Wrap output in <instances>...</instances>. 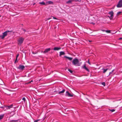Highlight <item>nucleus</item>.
Segmentation results:
<instances>
[{
  "label": "nucleus",
  "mask_w": 122,
  "mask_h": 122,
  "mask_svg": "<svg viewBox=\"0 0 122 122\" xmlns=\"http://www.w3.org/2000/svg\"><path fill=\"white\" fill-rule=\"evenodd\" d=\"M72 63L73 65L76 66H80V64L78 59L76 58L74 59L72 61Z\"/></svg>",
  "instance_id": "f257e3e1"
},
{
  "label": "nucleus",
  "mask_w": 122,
  "mask_h": 122,
  "mask_svg": "<svg viewBox=\"0 0 122 122\" xmlns=\"http://www.w3.org/2000/svg\"><path fill=\"white\" fill-rule=\"evenodd\" d=\"M12 30L9 31L7 30L5 31L3 33V35H0V38H1L2 39L4 38L5 36H7V33L9 32H12Z\"/></svg>",
  "instance_id": "f03ea898"
},
{
  "label": "nucleus",
  "mask_w": 122,
  "mask_h": 122,
  "mask_svg": "<svg viewBox=\"0 0 122 122\" xmlns=\"http://www.w3.org/2000/svg\"><path fill=\"white\" fill-rule=\"evenodd\" d=\"M24 39V38L22 37L20 38L18 41L19 44H22L23 43Z\"/></svg>",
  "instance_id": "7ed1b4c3"
},
{
  "label": "nucleus",
  "mask_w": 122,
  "mask_h": 122,
  "mask_svg": "<svg viewBox=\"0 0 122 122\" xmlns=\"http://www.w3.org/2000/svg\"><path fill=\"white\" fill-rule=\"evenodd\" d=\"M65 95L66 96L68 97H73V94H71L67 91H66Z\"/></svg>",
  "instance_id": "20e7f679"
},
{
  "label": "nucleus",
  "mask_w": 122,
  "mask_h": 122,
  "mask_svg": "<svg viewBox=\"0 0 122 122\" xmlns=\"http://www.w3.org/2000/svg\"><path fill=\"white\" fill-rule=\"evenodd\" d=\"M117 6V7H122V0H120L119 1Z\"/></svg>",
  "instance_id": "39448f33"
},
{
  "label": "nucleus",
  "mask_w": 122,
  "mask_h": 122,
  "mask_svg": "<svg viewBox=\"0 0 122 122\" xmlns=\"http://www.w3.org/2000/svg\"><path fill=\"white\" fill-rule=\"evenodd\" d=\"M109 15L108 17L111 20L113 18V12L112 11L108 13Z\"/></svg>",
  "instance_id": "423d86ee"
},
{
  "label": "nucleus",
  "mask_w": 122,
  "mask_h": 122,
  "mask_svg": "<svg viewBox=\"0 0 122 122\" xmlns=\"http://www.w3.org/2000/svg\"><path fill=\"white\" fill-rule=\"evenodd\" d=\"M25 68V67L24 66L20 65H19L18 68L20 70H23Z\"/></svg>",
  "instance_id": "0eeeda50"
},
{
  "label": "nucleus",
  "mask_w": 122,
  "mask_h": 122,
  "mask_svg": "<svg viewBox=\"0 0 122 122\" xmlns=\"http://www.w3.org/2000/svg\"><path fill=\"white\" fill-rule=\"evenodd\" d=\"M46 4L47 5L50 4L53 5L54 3L52 1H46Z\"/></svg>",
  "instance_id": "6e6552de"
},
{
  "label": "nucleus",
  "mask_w": 122,
  "mask_h": 122,
  "mask_svg": "<svg viewBox=\"0 0 122 122\" xmlns=\"http://www.w3.org/2000/svg\"><path fill=\"white\" fill-rule=\"evenodd\" d=\"M50 50L51 48H50L46 49L45 50L43 51V52L44 53H45L50 51Z\"/></svg>",
  "instance_id": "1a4fd4ad"
},
{
  "label": "nucleus",
  "mask_w": 122,
  "mask_h": 122,
  "mask_svg": "<svg viewBox=\"0 0 122 122\" xmlns=\"http://www.w3.org/2000/svg\"><path fill=\"white\" fill-rule=\"evenodd\" d=\"M13 106V104H11L9 106H6L5 108L7 109H9L12 107Z\"/></svg>",
  "instance_id": "9d476101"
},
{
  "label": "nucleus",
  "mask_w": 122,
  "mask_h": 122,
  "mask_svg": "<svg viewBox=\"0 0 122 122\" xmlns=\"http://www.w3.org/2000/svg\"><path fill=\"white\" fill-rule=\"evenodd\" d=\"M61 49V47H55L53 49L55 51H58L59 50Z\"/></svg>",
  "instance_id": "9b49d317"
},
{
  "label": "nucleus",
  "mask_w": 122,
  "mask_h": 122,
  "mask_svg": "<svg viewBox=\"0 0 122 122\" xmlns=\"http://www.w3.org/2000/svg\"><path fill=\"white\" fill-rule=\"evenodd\" d=\"M64 57L68 59L70 61H71L73 59V58L72 57H69L66 56H64Z\"/></svg>",
  "instance_id": "f8f14e48"
},
{
  "label": "nucleus",
  "mask_w": 122,
  "mask_h": 122,
  "mask_svg": "<svg viewBox=\"0 0 122 122\" xmlns=\"http://www.w3.org/2000/svg\"><path fill=\"white\" fill-rule=\"evenodd\" d=\"M65 89H63L62 91L59 92L58 93L59 94H61L63 93L65 91Z\"/></svg>",
  "instance_id": "ddd939ff"
},
{
  "label": "nucleus",
  "mask_w": 122,
  "mask_h": 122,
  "mask_svg": "<svg viewBox=\"0 0 122 122\" xmlns=\"http://www.w3.org/2000/svg\"><path fill=\"white\" fill-rule=\"evenodd\" d=\"M108 69H105L104 68H103L102 69V70H103V73H105Z\"/></svg>",
  "instance_id": "4468645a"
},
{
  "label": "nucleus",
  "mask_w": 122,
  "mask_h": 122,
  "mask_svg": "<svg viewBox=\"0 0 122 122\" xmlns=\"http://www.w3.org/2000/svg\"><path fill=\"white\" fill-rule=\"evenodd\" d=\"M83 68L86 70L88 72L89 71L88 68L85 65L83 67Z\"/></svg>",
  "instance_id": "2eb2a0df"
},
{
  "label": "nucleus",
  "mask_w": 122,
  "mask_h": 122,
  "mask_svg": "<svg viewBox=\"0 0 122 122\" xmlns=\"http://www.w3.org/2000/svg\"><path fill=\"white\" fill-rule=\"evenodd\" d=\"M65 54V53L63 51H61L60 52L59 56H60L62 55H64Z\"/></svg>",
  "instance_id": "dca6fc26"
},
{
  "label": "nucleus",
  "mask_w": 122,
  "mask_h": 122,
  "mask_svg": "<svg viewBox=\"0 0 122 122\" xmlns=\"http://www.w3.org/2000/svg\"><path fill=\"white\" fill-rule=\"evenodd\" d=\"M4 116V114H2L1 115H0V120L3 118Z\"/></svg>",
  "instance_id": "f3484780"
},
{
  "label": "nucleus",
  "mask_w": 122,
  "mask_h": 122,
  "mask_svg": "<svg viewBox=\"0 0 122 122\" xmlns=\"http://www.w3.org/2000/svg\"><path fill=\"white\" fill-rule=\"evenodd\" d=\"M73 0H69L68 1L66 2V3L67 4H70L71 3Z\"/></svg>",
  "instance_id": "a211bd4d"
},
{
  "label": "nucleus",
  "mask_w": 122,
  "mask_h": 122,
  "mask_svg": "<svg viewBox=\"0 0 122 122\" xmlns=\"http://www.w3.org/2000/svg\"><path fill=\"white\" fill-rule=\"evenodd\" d=\"M39 4H40L42 5H46L45 3L43 1H42L41 2H40L39 3Z\"/></svg>",
  "instance_id": "6ab92c4d"
},
{
  "label": "nucleus",
  "mask_w": 122,
  "mask_h": 122,
  "mask_svg": "<svg viewBox=\"0 0 122 122\" xmlns=\"http://www.w3.org/2000/svg\"><path fill=\"white\" fill-rule=\"evenodd\" d=\"M5 106H6L4 105V106L0 107V108L4 109L5 108Z\"/></svg>",
  "instance_id": "aec40b11"
},
{
  "label": "nucleus",
  "mask_w": 122,
  "mask_h": 122,
  "mask_svg": "<svg viewBox=\"0 0 122 122\" xmlns=\"http://www.w3.org/2000/svg\"><path fill=\"white\" fill-rule=\"evenodd\" d=\"M68 70L71 73H73V71L70 70L69 69H68Z\"/></svg>",
  "instance_id": "412c9836"
},
{
  "label": "nucleus",
  "mask_w": 122,
  "mask_h": 122,
  "mask_svg": "<svg viewBox=\"0 0 122 122\" xmlns=\"http://www.w3.org/2000/svg\"><path fill=\"white\" fill-rule=\"evenodd\" d=\"M110 111L112 112H113L115 111L114 109H109Z\"/></svg>",
  "instance_id": "4be33fe9"
},
{
  "label": "nucleus",
  "mask_w": 122,
  "mask_h": 122,
  "mask_svg": "<svg viewBox=\"0 0 122 122\" xmlns=\"http://www.w3.org/2000/svg\"><path fill=\"white\" fill-rule=\"evenodd\" d=\"M17 120H13L11 121V122H16L17 121Z\"/></svg>",
  "instance_id": "5701e85b"
},
{
  "label": "nucleus",
  "mask_w": 122,
  "mask_h": 122,
  "mask_svg": "<svg viewBox=\"0 0 122 122\" xmlns=\"http://www.w3.org/2000/svg\"><path fill=\"white\" fill-rule=\"evenodd\" d=\"M102 84L104 86H105V83L104 82H102Z\"/></svg>",
  "instance_id": "b1692460"
},
{
  "label": "nucleus",
  "mask_w": 122,
  "mask_h": 122,
  "mask_svg": "<svg viewBox=\"0 0 122 122\" xmlns=\"http://www.w3.org/2000/svg\"><path fill=\"white\" fill-rule=\"evenodd\" d=\"M18 61V60H17V58H16V60L15 61V62H17Z\"/></svg>",
  "instance_id": "393cba45"
},
{
  "label": "nucleus",
  "mask_w": 122,
  "mask_h": 122,
  "mask_svg": "<svg viewBox=\"0 0 122 122\" xmlns=\"http://www.w3.org/2000/svg\"><path fill=\"white\" fill-rule=\"evenodd\" d=\"M39 121V119L36 120H35L34 121V122H38Z\"/></svg>",
  "instance_id": "a878e982"
},
{
  "label": "nucleus",
  "mask_w": 122,
  "mask_h": 122,
  "mask_svg": "<svg viewBox=\"0 0 122 122\" xmlns=\"http://www.w3.org/2000/svg\"><path fill=\"white\" fill-rule=\"evenodd\" d=\"M51 17H52V16H51ZM52 17H53V18L54 19H56V20L58 19H57L56 18V17H54L53 16H52Z\"/></svg>",
  "instance_id": "bb28decb"
},
{
  "label": "nucleus",
  "mask_w": 122,
  "mask_h": 122,
  "mask_svg": "<svg viewBox=\"0 0 122 122\" xmlns=\"http://www.w3.org/2000/svg\"><path fill=\"white\" fill-rule=\"evenodd\" d=\"M51 17H50L49 18H47L46 19V20H49L51 19Z\"/></svg>",
  "instance_id": "cd10ccee"
},
{
  "label": "nucleus",
  "mask_w": 122,
  "mask_h": 122,
  "mask_svg": "<svg viewBox=\"0 0 122 122\" xmlns=\"http://www.w3.org/2000/svg\"><path fill=\"white\" fill-rule=\"evenodd\" d=\"M22 30H23L24 31V32H26L27 31L26 30H25L24 29H22Z\"/></svg>",
  "instance_id": "c85d7f7f"
},
{
  "label": "nucleus",
  "mask_w": 122,
  "mask_h": 122,
  "mask_svg": "<svg viewBox=\"0 0 122 122\" xmlns=\"http://www.w3.org/2000/svg\"><path fill=\"white\" fill-rule=\"evenodd\" d=\"M30 83V81L29 82L26 83V84H29V83Z\"/></svg>",
  "instance_id": "c756f323"
},
{
  "label": "nucleus",
  "mask_w": 122,
  "mask_h": 122,
  "mask_svg": "<svg viewBox=\"0 0 122 122\" xmlns=\"http://www.w3.org/2000/svg\"><path fill=\"white\" fill-rule=\"evenodd\" d=\"M19 54H18L17 55H16V58H18V57L19 56Z\"/></svg>",
  "instance_id": "7c9ffc66"
},
{
  "label": "nucleus",
  "mask_w": 122,
  "mask_h": 122,
  "mask_svg": "<svg viewBox=\"0 0 122 122\" xmlns=\"http://www.w3.org/2000/svg\"><path fill=\"white\" fill-rule=\"evenodd\" d=\"M121 13V12H118L117 13V14L118 15L119 14H120Z\"/></svg>",
  "instance_id": "2f4dec72"
},
{
  "label": "nucleus",
  "mask_w": 122,
  "mask_h": 122,
  "mask_svg": "<svg viewBox=\"0 0 122 122\" xmlns=\"http://www.w3.org/2000/svg\"><path fill=\"white\" fill-rule=\"evenodd\" d=\"M112 72H110L109 73V75H110L112 73Z\"/></svg>",
  "instance_id": "473e14b6"
},
{
  "label": "nucleus",
  "mask_w": 122,
  "mask_h": 122,
  "mask_svg": "<svg viewBox=\"0 0 122 122\" xmlns=\"http://www.w3.org/2000/svg\"><path fill=\"white\" fill-rule=\"evenodd\" d=\"M22 99H25V97H23L22 98Z\"/></svg>",
  "instance_id": "72a5a7b5"
},
{
  "label": "nucleus",
  "mask_w": 122,
  "mask_h": 122,
  "mask_svg": "<svg viewBox=\"0 0 122 122\" xmlns=\"http://www.w3.org/2000/svg\"><path fill=\"white\" fill-rule=\"evenodd\" d=\"M33 82V80H32L31 81H30V83L31 82Z\"/></svg>",
  "instance_id": "f704fd0d"
},
{
  "label": "nucleus",
  "mask_w": 122,
  "mask_h": 122,
  "mask_svg": "<svg viewBox=\"0 0 122 122\" xmlns=\"http://www.w3.org/2000/svg\"><path fill=\"white\" fill-rule=\"evenodd\" d=\"M114 70H112V72L114 71Z\"/></svg>",
  "instance_id": "c9c22d12"
},
{
  "label": "nucleus",
  "mask_w": 122,
  "mask_h": 122,
  "mask_svg": "<svg viewBox=\"0 0 122 122\" xmlns=\"http://www.w3.org/2000/svg\"><path fill=\"white\" fill-rule=\"evenodd\" d=\"M122 39V38H119V39Z\"/></svg>",
  "instance_id": "e433bc0d"
},
{
  "label": "nucleus",
  "mask_w": 122,
  "mask_h": 122,
  "mask_svg": "<svg viewBox=\"0 0 122 122\" xmlns=\"http://www.w3.org/2000/svg\"><path fill=\"white\" fill-rule=\"evenodd\" d=\"M88 63L89 64H90L89 62L88 61Z\"/></svg>",
  "instance_id": "4c0bfd02"
},
{
  "label": "nucleus",
  "mask_w": 122,
  "mask_h": 122,
  "mask_svg": "<svg viewBox=\"0 0 122 122\" xmlns=\"http://www.w3.org/2000/svg\"><path fill=\"white\" fill-rule=\"evenodd\" d=\"M24 100V102L26 100H25V99H24V100Z\"/></svg>",
  "instance_id": "58836bf2"
},
{
  "label": "nucleus",
  "mask_w": 122,
  "mask_h": 122,
  "mask_svg": "<svg viewBox=\"0 0 122 122\" xmlns=\"http://www.w3.org/2000/svg\"><path fill=\"white\" fill-rule=\"evenodd\" d=\"M89 41V42H91V41Z\"/></svg>",
  "instance_id": "ea45409f"
},
{
  "label": "nucleus",
  "mask_w": 122,
  "mask_h": 122,
  "mask_svg": "<svg viewBox=\"0 0 122 122\" xmlns=\"http://www.w3.org/2000/svg\"><path fill=\"white\" fill-rule=\"evenodd\" d=\"M96 66H97V64H96Z\"/></svg>",
  "instance_id": "a19ab883"
},
{
  "label": "nucleus",
  "mask_w": 122,
  "mask_h": 122,
  "mask_svg": "<svg viewBox=\"0 0 122 122\" xmlns=\"http://www.w3.org/2000/svg\"><path fill=\"white\" fill-rule=\"evenodd\" d=\"M92 24H94V23H92Z\"/></svg>",
  "instance_id": "79ce46f5"
},
{
  "label": "nucleus",
  "mask_w": 122,
  "mask_h": 122,
  "mask_svg": "<svg viewBox=\"0 0 122 122\" xmlns=\"http://www.w3.org/2000/svg\"><path fill=\"white\" fill-rule=\"evenodd\" d=\"M93 67H94V68H95V67H94V66H93Z\"/></svg>",
  "instance_id": "37998d69"
},
{
  "label": "nucleus",
  "mask_w": 122,
  "mask_h": 122,
  "mask_svg": "<svg viewBox=\"0 0 122 122\" xmlns=\"http://www.w3.org/2000/svg\"><path fill=\"white\" fill-rule=\"evenodd\" d=\"M92 56H93V55H92Z\"/></svg>",
  "instance_id": "c03bdc74"
},
{
  "label": "nucleus",
  "mask_w": 122,
  "mask_h": 122,
  "mask_svg": "<svg viewBox=\"0 0 122 122\" xmlns=\"http://www.w3.org/2000/svg\"><path fill=\"white\" fill-rule=\"evenodd\" d=\"M1 16L0 15V17H1Z\"/></svg>",
  "instance_id": "a18cd8bd"
},
{
  "label": "nucleus",
  "mask_w": 122,
  "mask_h": 122,
  "mask_svg": "<svg viewBox=\"0 0 122 122\" xmlns=\"http://www.w3.org/2000/svg\"><path fill=\"white\" fill-rule=\"evenodd\" d=\"M40 99V98H39V99Z\"/></svg>",
  "instance_id": "49530a36"
}]
</instances>
